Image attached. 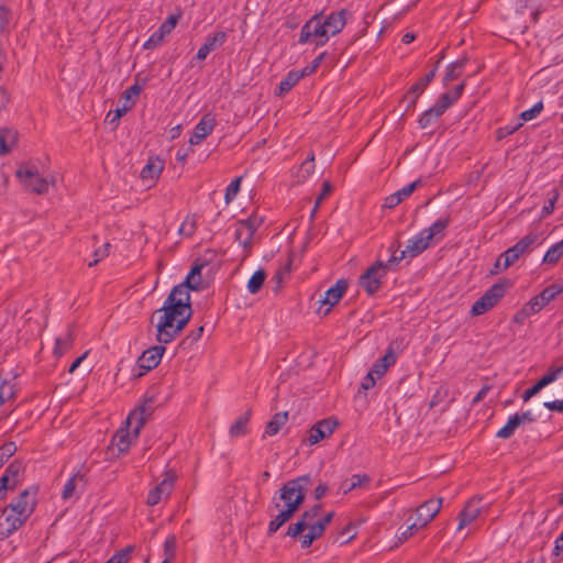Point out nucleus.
I'll use <instances>...</instances> for the list:
<instances>
[{
	"instance_id": "nucleus-2",
	"label": "nucleus",
	"mask_w": 563,
	"mask_h": 563,
	"mask_svg": "<svg viewBox=\"0 0 563 563\" xmlns=\"http://www.w3.org/2000/svg\"><path fill=\"white\" fill-rule=\"evenodd\" d=\"M346 9L333 11L328 15L317 13L312 15L301 27L299 43L305 44L314 41L316 46H323L331 36L339 34L346 24Z\"/></svg>"
},
{
	"instance_id": "nucleus-46",
	"label": "nucleus",
	"mask_w": 563,
	"mask_h": 563,
	"mask_svg": "<svg viewBox=\"0 0 563 563\" xmlns=\"http://www.w3.org/2000/svg\"><path fill=\"white\" fill-rule=\"evenodd\" d=\"M241 186V177L233 179L225 189L224 199L227 203H230L238 195Z\"/></svg>"
},
{
	"instance_id": "nucleus-41",
	"label": "nucleus",
	"mask_w": 563,
	"mask_h": 563,
	"mask_svg": "<svg viewBox=\"0 0 563 563\" xmlns=\"http://www.w3.org/2000/svg\"><path fill=\"white\" fill-rule=\"evenodd\" d=\"M177 541L175 536H168L164 542V560L162 563H172L175 558Z\"/></svg>"
},
{
	"instance_id": "nucleus-12",
	"label": "nucleus",
	"mask_w": 563,
	"mask_h": 563,
	"mask_svg": "<svg viewBox=\"0 0 563 563\" xmlns=\"http://www.w3.org/2000/svg\"><path fill=\"white\" fill-rule=\"evenodd\" d=\"M338 426L339 421L335 418H327L318 421L308 431V443L313 445L319 443L321 440L329 438Z\"/></svg>"
},
{
	"instance_id": "nucleus-14",
	"label": "nucleus",
	"mask_w": 563,
	"mask_h": 563,
	"mask_svg": "<svg viewBox=\"0 0 563 563\" xmlns=\"http://www.w3.org/2000/svg\"><path fill=\"white\" fill-rule=\"evenodd\" d=\"M300 507L299 498L289 503L288 506H284V508L280 509L279 512L268 522L267 534L273 536L276 533L283 525L294 517Z\"/></svg>"
},
{
	"instance_id": "nucleus-38",
	"label": "nucleus",
	"mask_w": 563,
	"mask_h": 563,
	"mask_svg": "<svg viewBox=\"0 0 563 563\" xmlns=\"http://www.w3.org/2000/svg\"><path fill=\"white\" fill-rule=\"evenodd\" d=\"M563 373V365L559 367L551 366L548 372L537 380L538 387L543 389L545 386L553 383Z\"/></svg>"
},
{
	"instance_id": "nucleus-7",
	"label": "nucleus",
	"mask_w": 563,
	"mask_h": 563,
	"mask_svg": "<svg viewBox=\"0 0 563 563\" xmlns=\"http://www.w3.org/2000/svg\"><path fill=\"white\" fill-rule=\"evenodd\" d=\"M541 234L538 232H529L521 238L514 246L506 250L501 257H504L503 269H507L514 265L522 255L530 253L534 245L540 243Z\"/></svg>"
},
{
	"instance_id": "nucleus-15",
	"label": "nucleus",
	"mask_w": 563,
	"mask_h": 563,
	"mask_svg": "<svg viewBox=\"0 0 563 563\" xmlns=\"http://www.w3.org/2000/svg\"><path fill=\"white\" fill-rule=\"evenodd\" d=\"M158 343V345L146 349L137 358V365L140 368L144 369V372L154 369L161 363L166 347L164 346L165 343Z\"/></svg>"
},
{
	"instance_id": "nucleus-47",
	"label": "nucleus",
	"mask_w": 563,
	"mask_h": 563,
	"mask_svg": "<svg viewBox=\"0 0 563 563\" xmlns=\"http://www.w3.org/2000/svg\"><path fill=\"white\" fill-rule=\"evenodd\" d=\"M180 18V14L178 15H175V14H172L169 15L162 24L161 26L158 27V31L163 34V35H168L174 29L175 26L177 25L178 23V20Z\"/></svg>"
},
{
	"instance_id": "nucleus-55",
	"label": "nucleus",
	"mask_w": 563,
	"mask_h": 563,
	"mask_svg": "<svg viewBox=\"0 0 563 563\" xmlns=\"http://www.w3.org/2000/svg\"><path fill=\"white\" fill-rule=\"evenodd\" d=\"M456 100L452 97L451 92H445L441 96L439 103L434 104L442 113L451 107Z\"/></svg>"
},
{
	"instance_id": "nucleus-3",
	"label": "nucleus",
	"mask_w": 563,
	"mask_h": 563,
	"mask_svg": "<svg viewBox=\"0 0 563 563\" xmlns=\"http://www.w3.org/2000/svg\"><path fill=\"white\" fill-rule=\"evenodd\" d=\"M310 484L311 477L309 474L299 476L294 479H289L279 488L278 495H275L273 497L272 503L274 508L279 509L282 507V501L284 503V506H288L289 503H292L295 499L298 498L300 505H302L306 499L307 487Z\"/></svg>"
},
{
	"instance_id": "nucleus-29",
	"label": "nucleus",
	"mask_w": 563,
	"mask_h": 563,
	"mask_svg": "<svg viewBox=\"0 0 563 563\" xmlns=\"http://www.w3.org/2000/svg\"><path fill=\"white\" fill-rule=\"evenodd\" d=\"M253 235L254 234L252 231H250V229H247L242 222H236L234 231L235 241H238L240 245L246 249L247 253L250 252L252 245Z\"/></svg>"
},
{
	"instance_id": "nucleus-16",
	"label": "nucleus",
	"mask_w": 563,
	"mask_h": 563,
	"mask_svg": "<svg viewBox=\"0 0 563 563\" xmlns=\"http://www.w3.org/2000/svg\"><path fill=\"white\" fill-rule=\"evenodd\" d=\"M216 126V120L210 114H206L201 118L198 124L195 126L194 133L189 139V143L191 145L199 144L202 140H205Z\"/></svg>"
},
{
	"instance_id": "nucleus-17",
	"label": "nucleus",
	"mask_w": 563,
	"mask_h": 563,
	"mask_svg": "<svg viewBox=\"0 0 563 563\" xmlns=\"http://www.w3.org/2000/svg\"><path fill=\"white\" fill-rule=\"evenodd\" d=\"M481 501H482V498L474 497L466 503L465 507L462 509V511L459 515V517H460V522L457 526L459 530L468 526L478 517V515L481 512V507H479Z\"/></svg>"
},
{
	"instance_id": "nucleus-50",
	"label": "nucleus",
	"mask_w": 563,
	"mask_h": 563,
	"mask_svg": "<svg viewBox=\"0 0 563 563\" xmlns=\"http://www.w3.org/2000/svg\"><path fill=\"white\" fill-rule=\"evenodd\" d=\"M563 291V286L559 285V284H552L548 287H545L541 294L543 295V297L547 299L548 302L552 301L553 299H555V297L561 294Z\"/></svg>"
},
{
	"instance_id": "nucleus-48",
	"label": "nucleus",
	"mask_w": 563,
	"mask_h": 563,
	"mask_svg": "<svg viewBox=\"0 0 563 563\" xmlns=\"http://www.w3.org/2000/svg\"><path fill=\"white\" fill-rule=\"evenodd\" d=\"M420 93L416 92L412 93L411 89L407 91V93L404 96L401 103H405V112L413 111L418 101Z\"/></svg>"
},
{
	"instance_id": "nucleus-54",
	"label": "nucleus",
	"mask_w": 563,
	"mask_h": 563,
	"mask_svg": "<svg viewBox=\"0 0 563 563\" xmlns=\"http://www.w3.org/2000/svg\"><path fill=\"white\" fill-rule=\"evenodd\" d=\"M165 35H163L158 30L155 31L150 38L144 43L143 47L145 49H152L162 44Z\"/></svg>"
},
{
	"instance_id": "nucleus-57",
	"label": "nucleus",
	"mask_w": 563,
	"mask_h": 563,
	"mask_svg": "<svg viewBox=\"0 0 563 563\" xmlns=\"http://www.w3.org/2000/svg\"><path fill=\"white\" fill-rule=\"evenodd\" d=\"M332 189H333V187L329 181H324L322 184V190L316 199L314 207L312 210V216L316 213L317 209L319 208V206L321 205L323 199L332 191Z\"/></svg>"
},
{
	"instance_id": "nucleus-30",
	"label": "nucleus",
	"mask_w": 563,
	"mask_h": 563,
	"mask_svg": "<svg viewBox=\"0 0 563 563\" xmlns=\"http://www.w3.org/2000/svg\"><path fill=\"white\" fill-rule=\"evenodd\" d=\"M252 410L247 409L240 416L234 423L231 424L229 433L231 437H240L247 433V423L250 421Z\"/></svg>"
},
{
	"instance_id": "nucleus-23",
	"label": "nucleus",
	"mask_w": 563,
	"mask_h": 563,
	"mask_svg": "<svg viewBox=\"0 0 563 563\" xmlns=\"http://www.w3.org/2000/svg\"><path fill=\"white\" fill-rule=\"evenodd\" d=\"M427 231H420L419 234L412 239L406 247V252L410 257H415L428 249L431 241L426 238Z\"/></svg>"
},
{
	"instance_id": "nucleus-51",
	"label": "nucleus",
	"mask_w": 563,
	"mask_h": 563,
	"mask_svg": "<svg viewBox=\"0 0 563 563\" xmlns=\"http://www.w3.org/2000/svg\"><path fill=\"white\" fill-rule=\"evenodd\" d=\"M321 507L322 506L320 504H318V505H314L311 508L305 510L301 514L300 519H302L308 525V527H310V525L313 522L314 518L319 515Z\"/></svg>"
},
{
	"instance_id": "nucleus-63",
	"label": "nucleus",
	"mask_w": 563,
	"mask_h": 563,
	"mask_svg": "<svg viewBox=\"0 0 563 563\" xmlns=\"http://www.w3.org/2000/svg\"><path fill=\"white\" fill-rule=\"evenodd\" d=\"M521 125H522V123H519V124L514 125V126L506 125V126L499 128L498 131H497V137L498 139L506 137L507 135H510L514 132H516Z\"/></svg>"
},
{
	"instance_id": "nucleus-24",
	"label": "nucleus",
	"mask_w": 563,
	"mask_h": 563,
	"mask_svg": "<svg viewBox=\"0 0 563 563\" xmlns=\"http://www.w3.org/2000/svg\"><path fill=\"white\" fill-rule=\"evenodd\" d=\"M468 62V58L466 56H463L462 58L457 59L454 63H451L446 71L443 76V84L448 85L449 82L460 78L463 74V70Z\"/></svg>"
},
{
	"instance_id": "nucleus-1",
	"label": "nucleus",
	"mask_w": 563,
	"mask_h": 563,
	"mask_svg": "<svg viewBox=\"0 0 563 563\" xmlns=\"http://www.w3.org/2000/svg\"><path fill=\"white\" fill-rule=\"evenodd\" d=\"M205 265L196 261L185 280L173 287L163 307L152 313L150 323L156 329L157 342L170 343L188 324L192 314L189 290L202 288Z\"/></svg>"
},
{
	"instance_id": "nucleus-64",
	"label": "nucleus",
	"mask_w": 563,
	"mask_h": 563,
	"mask_svg": "<svg viewBox=\"0 0 563 563\" xmlns=\"http://www.w3.org/2000/svg\"><path fill=\"white\" fill-rule=\"evenodd\" d=\"M141 92V87L137 85V84H134L132 86H130L126 90L123 91L122 93V98L125 99V101H130V99L133 97V96H139Z\"/></svg>"
},
{
	"instance_id": "nucleus-10",
	"label": "nucleus",
	"mask_w": 563,
	"mask_h": 563,
	"mask_svg": "<svg viewBox=\"0 0 563 563\" xmlns=\"http://www.w3.org/2000/svg\"><path fill=\"white\" fill-rule=\"evenodd\" d=\"M442 498L429 499L417 508V519L408 527V530L426 527L440 511Z\"/></svg>"
},
{
	"instance_id": "nucleus-26",
	"label": "nucleus",
	"mask_w": 563,
	"mask_h": 563,
	"mask_svg": "<svg viewBox=\"0 0 563 563\" xmlns=\"http://www.w3.org/2000/svg\"><path fill=\"white\" fill-rule=\"evenodd\" d=\"M128 424L125 423V428H120L112 439V444H114L120 452H126L131 446V437L134 438L133 432L129 431Z\"/></svg>"
},
{
	"instance_id": "nucleus-18",
	"label": "nucleus",
	"mask_w": 563,
	"mask_h": 563,
	"mask_svg": "<svg viewBox=\"0 0 563 563\" xmlns=\"http://www.w3.org/2000/svg\"><path fill=\"white\" fill-rule=\"evenodd\" d=\"M228 38V35L223 31L216 32L212 36H208L206 42L200 46L197 52V59L205 60L207 56L220 47Z\"/></svg>"
},
{
	"instance_id": "nucleus-31",
	"label": "nucleus",
	"mask_w": 563,
	"mask_h": 563,
	"mask_svg": "<svg viewBox=\"0 0 563 563\" xmlns=\"http://www.w3.org/2000/svg\"><path fill=\"white\" fill-rule=\"evenodd\" d=\"M371 482V478L366 474H354L351 476L350 479L344 481L340 489L343 492V494H347L349 492L363 486L364 484H368Z\"/></svg>"
},
{
	"instance_id": "nucleus-4",
	"label": "nucleus",
	"mask_w": 563,
	"mask_h": 563,
	"mask_svg": "<svg viewBox=\"0 0 563 563\" xmlns=\"http://www.w3.org/2000/svg\"><path fill=\"white\" fill-rule=\"evenodd\" d=\"M510 286L511 282L509 279H503L494 284L473 303L471 313L473 316H481L494 308Z\"/></svg>"
},
{
	"instance_id": "nucleus-58",
	"label": "nucleus",
	"mask_w": 563,
	"mask_h": 563,
	"mask_svg": "<svg viewBox=\"0 0 563 563\" xmlns=\"http://www.w3.org/2000/svg\"><path fill=\"white\" fill-rule=\"evenodd\" d=\"M325 52L319 54L311 63V65L305 67L300 74H303V77L305 76H309L311 75L312 73L316 71V69L320 66L321 62L323 60L324 56H325Z\"/></svg>"
},
{
	"instance_id": "nucleus-32",
	"label": "nucleus",
	"mask_w": 563,
	"mask_h": 563,
	"mask_svg": "<svg viewBox=\"0 0 563 563\" xmlns=\"http://www.w3.org/2000/svg\"><path fill=\"white\" fill-rule=\"evenodd\" d=\"M303 78V74H300V71L291 70L289 71L286 77L279 82L278 86V95L283 96L284 93L291 90V88L298 84V81Z\"/></svg>"
},
{
	"instance_id": "nucleus-13",
	"label": "nucleus",
	"mask_w": 563,
	"mask_h": 563,
	"mask_svg": "<svg viewBox=\"0 0 563 563\" xmlns=\"http://www.w3.org/2000/svg\"><path fill=\"white\" fill-rule=\"evenodd\" d=\"M176 475L167 472L164 479L148 492L146 504L148 506L157 505L163 497L169 496L175 484Z\"/></svg>"
},
{
	"instance_id": "nucleus-8",
	"label": "nucleus",
	"mask_w": 563,
	"mask_h": 563,
	"mask_svg": "<svg viewBox=\"0 0 563 563\" xmlns=\"http://www.w3.org/2000/svg\"><path fill=\"white\" fill-rule=\"evenodd\" d=\"M387 264L383 261L375 262L360 276V285L367 295H375L382 287V278L386 275Z\"/></svg>"
},
{
	"instance_id": "nucleus-60",
	"label": "nucleus",
	"mask_w": 563,
	"mask_h": 563,
	"mask_svg": "<svg viewBox=\"0 0 563 563\" xmlns=\"http://www.w3.org/2000/svg\"><path fill=\"white\" fill-rule=\"evenodd\" d=\"M110 243H104L103 246L101 249H98L95 251V256L96 258L92 261V262H89L88 263V266L89 267H92L95 265H97V263L99 261H101L102 258H104L106 256L109 255V249H110Z\"/></svg>"
},
{
	"instance_id": "nucleus-45",
	"label": "nucleus",
	"mask_w": 563,
	"mask_h": 563,
	"mask_svg": "<svg viewBox=\"0 0 563 563\" xmlns=\"http://www.w3.org/2000/svg\"><path fill=\"white\" fill-rule=\"evenodd\" d=\"M239 221L242 222L254 234L256 230L264 223V217L258 216L257 213H252L247 219Z\"/></svg>"
},
{
	"instance_id": "nucleus-35",
	"label": "nucleus",
	"mask_w": 563,
	"mask_h": 563,
	"mask_svg": "<svg viewBox=\"0 0 563 563\" xmlns=\"http://www.w3.org/2000/svg\"><path fill=\"white\" fill-rule=\"evenodd\" d=\"M519 426L520 419L518 413H516L508 419L507 423L498 430L496 435L500 439H509Z\"/></svg>"
},
{
	"instance_id": "nucleus-20",
	"label": "nucleus",
	"mask_w": 563,
	"mask_h": 563,
	"mask_svg": "<svg viewBox=\"0 0 563 563\" xmlns=\"http://www.w3.org/2000/svg\"><path fill=\"white\" fill-rule=\"evenodd\" d=\"M9 506L14 507V510L18 511L22 519H27L34 510L35 500H30V493L25 489Z\"/></svg>"
},
{
	"instance_id": "nucleus-52",
	"label": "nucleus",
	"mask_w": 563,
	"mask_h": 563,
	"mask_svg": "<svg viewBox=\"0 0 563 563\" xmlns=\"http://www.w3.org/2000/svg\"><path fill=\"white\" fill-rule=\"evenodd\" d=\"M421 179H417L404 188L397 190L395 194L398 196V198H400V201H402L404 199L408 198L417 189L418 186H421Z\"/></svg>"
},
{
	"instance_id": "nucleus-36",
	"label": "nucleus",
	"mask_w": 563,
	"mask_h": 563,
	"mask_svg": "<svg viewBox=\"0 0 563 563\" xmlns=\"http://www.w3.org/2000/svg\"><path fill=\"white\" fill-rule=\"evenodd\" d=\"M563 256V239L552 245L543 256V263L545 264H556L559 260Z\"/></svg>"
},
{
	"instance_id": "nucleus-62",
	"label": "nucleus",
	"mask_w": 563,
	"mask_h": 563,
	"mask_svg": "<svg viewBox=\"0 0 563 563\" xmlns=\"http://www.w3.org/2000/svg\"><path fill=\"white\" fill-rule=\"evenodd\" d=\"M530 316H532L531 312L527 310V307L523 305L522 308L515 313L512 321L518 324H523Z\"/></svg>"
},
{
	"instance_id": "nucleus-56",
	"label": "nucleus",
	"mask_w": 563,
	"mask_h": 563,
	"mask_svg": "<svg viewBox=\"0 0 563 563\" xmlns=\"http://www.w3.org/2000/svg\"><path fill=\"white\" fill-rule=\"evenodd\" d=\"M559 191L556 189L552 190V196L549 198V200L545 202V205L542 208V217H547L551 214L554 210V206L556 200L559 199Z\"/></svg>"
},
{
	"instance_id": "nucleus-34",
	"label": "nucleus",
	"mask_w": 563,
	"mask_h": 563,
	"mask_svg": "<svg viewBox=\"0 0 563 563\" xmlns=\"http://www.w3.org/2000/svg\"><path fill=\"white\" fill-rule=\"evenodd\" d=\"M443 113L438 110L435 106L426 110L421 117L419 118V126L421 129H427L432 125Z\"/></svg>"
},
{
	"instance_id": "nucleus-53",
	"label": "nucleus",
	"mask_w": 563,
	"mask_h": 563,
	"mask_svg": "<svg viewBox=\"0 0 563 563\" xmlns=\"http://www.w3.org/2000/svg\"><path fill=\"white\" fill-rule=\"evenodd\" d=\"M307 528H309L308 525L302 519H299L297 522L288 527L286 536L290 538H296L300 533H302Z\"/></svg>"
},
{
	"instance_id": "nucleus-59",
	"label": "nucleus",
	"mask_w": 563,
	"mask_h": 563,
	"mask_svg": "<svg viewBox=\"0 0 563 563\" xmlns=\"http://www.w3.org/2000/svg\"><path fill=\"white\" fill-rule=\"evenodd\" d=\"M134 106V101H132L130 104H124L122 108H118L113 114V117L111 118V112H109L107 114V120L110 122V123H114L117 121H119V119L121 117H123L128 110H130L132 107Z\"/></svg>"
},
{
	"instance_id": "nucleus-6",
	"label": "nucleus",
	"mask_w": 563,
	"mask_h": 563,
	"mask_svg": "<svg viewBox=\"0 0 563 563\" xmlns=\"http://www.w3.org/2000/svg\"><path fill=\"white\" fill-rule=\"evenodd\" d=\"M156 401V395L150 390L143 396L142 402L129 413L125 423L128 427H132V432L136 439L143 428L147 418L154 412V402Z\"/></svg>"
},
{
	"instance_id": "nucleus-49",
	"label": "nucleus",
	"mask_w": 563,
	"mask_h": 563,
	"mask_svg": "<svg viewBox=\"0 0 563 563\" xmlns=\"http://www.w3.org/2000/svg\"><path fill=\"white\" fill-rule=\"evenodd\" d=\"M542 110H543V102L539 101L532 108H530L526 111H522L520 114V118L522 121H530V120L537 118Z\"/></svg>"
},
{
	"instance_id": "nucleus-27",
	"label": "nucleus",
	"mask_w": 563,
	"mask_h": 563,
	"mask_svg": "<svg viewBox=\"0 0 563 563\" xmlns=\"http://www.w3.org/2000/svg\"><path fill=\"white\" fill-rule=\"evenodd\" d=\"M287 420H288L287 411H282V412L275 413L273 416V418L267 422L263 438L265 435L273 437V435L277 434L280 431L282 427L285 426Z\"/></svg>"
},
{
	"instance_id": "nucleus-37",
	"label": "nucleus",
	"mask_w": 563,
	"mask_h": 563,
	"mask_svg": "<svg viewBox=\"0 0 563 563\" xmlns=\"http://www.w3.org/2000/svg\"><path fill=\"white\" fill-rule=\"evenodd\" d=\"M438 65H439V62L437 63V65L434 66L433 69H431L428 74H426L422 78H420L417 82H415L410 87L412 93L418 92L421 95L423 92L426 87L433 80V78L437 74V70H438Z\"/></svg>"
},
{
	"instance_id": "nucleus-22",
	"label": "nucleus",
	"mask_w": 563,
	"mask_h": 563,
	"mask_svg": "<svg viewBox=\"0 0 563 563\" xmlns=\"http://www.w3.org/2000/svg\"><path fill=\"white\" fill-rule=\"evenodd\" d=\"M163 168L164 162L159 157L150 158L141 172V177L154 181L158 179Z\"/></svg>"
},
{
	"instance_id": "nucleus-25",
	"label": "nucleus",
	"mask_w": 563,
	"mask_h": 563,
	"mask_svg": "<svg viewBox=\"0 0 563 563\" xmlns=\"http://www.w3.org/2000/svg\"><path fill=\"white\" fill-rule=\"evenodd\" d=\"M451 217L450 214H446L445 217L440 218L432 225H430L427 229H423L422 231H427L426 238H428L430 241H432L434 238L441 239L444 236V231L449 227Z\"/></svg>"
},
{
	"instance_id": "nucleus-21",
	"label": "nucleus",
	"mask_w": 563,
	"mask_h": 563,
	"mask_svg": "<svg viewBox=\"0 0 563 563\" xmlns=\"http://www.w3.org/2000/svg\"><path fill=\"white\" fill-rule=\"evenodd\" d=\"M18 131L0 128V155L9 154L18 144Z\"/></svg>"
},
{
	"instance_id": "nucleus-11",
	"label": "nucleus",
	"mask_w": 563,
	"mask_h": 563,
	"mask_svg": "<svg viewBox=\"0 0 563 563\" xmlns=\"http://www.w3.org/2000/svg\"><path fill=\"white\" fill-rule=\"evenodd\" d=\"M26 519L14 510V507L7 506L0 516V539H5L15 532Z\"/></svg>"
},
{
	"instance_id": "nucleus-9",
	"label": "nucleus",
	"mask_w": 563,
	"mask_h": 563,
	"mask_svg": "<svg viewBox=\"0 0 563 563\" xmlns=\"http://www.w3.org/2000/svg\"><path fill=\"white\" fill-rule=\"evenodd\" d=\"M404 349V341L402 339H395L393 340L383 357L378 358L369 369V373L374 375L376 378L382 377L388 367L394 365L396 363V352H399Z\"/></svg>"
},
{
	"instance_id": "nucleus-61",
	"label": "nucleus",
	"mask_w": 563,
	"mask_h": 563,
	"mask_svg": "<svg viewBox=\"0 0 563 563\" xmlns=\"http://www.w3.org/2000/svg\"><path fill=\"white\" fill-rule=\"evenodd\" d=\"M15 393V384H13L10 379L3 378V398L5 400H10L14 398Z\"/></svg>"
},
{
	"instance_id": "nucleus-5",
	"label": "nucleus",
	"mask_w": 563,
	"mask_h": 563,
	"mask_svg": "<svg viewBox=\"0 0 563 563\" xmlns=\"http://www.w3.org/2000/svg\"><path fill=\"white\" fill-rule=\"evenodd\" d=\"M16 178L21 181L23 187L36 195H44L48 191L49 185H54V181H49L46 178L40 176L37 168L22 164L15 172Z\"/></svg>"
},
{
	"instance_id": "nucleus-42",
	"label": "nucleus",
	"mask_w": 563,
	"mask_h": 563,
	"mask_svg": "<svg viewBox=\"0 0 563 563\" xmlns=\"http://www.w3.org/2000/svg\"><path fill=\"white\" fill-rule=\"evenodd\" d=\"M334 516L333 511L328 512L324 517L317 522H312L309 527L319 538L323 534L327 526L332 521Z\"/></svg>"
},
{
	"instance_id": "nucleus-19",
	"label": "nucleus",
	"mask_w": 563,
	"mask_h": 563,
	"mask_svg": "<svg viewBox=\"0 0 563 563\" xmlns=\"http://www.w3.org/2000/svg\"><path fill=\"white\" fill-rule=\"evenodd\" d=\"M347 289V282L345 279H339L334 286L330 287L325 292L324 297L321 300L323 305H329V308L325 310V313L330 311V308L336 305L344 292Z\"/></svg>"
},
{
	"instance_id": "nucleus-40",
	"label": "nucleus",
	"mask_w": 563,
	"mask_h": 563,
	"mask_svg": "<svg viewBox=\"0 0 563 563\" xmlns=\"http://www.w3.org/2000/svg\"><path fill=\"white\" fill-rule=\"evenodd\" d=\"M23 463L21 461L15 460L7 466L3 474L8 475V477L11 479L12 486H16V484L19 483V476L23 472Z\"/></svg>"
},
{
	"instance_id": "nucleus-33",
	"label": "nucleus",
	"mask_w": 563,
	"mask_h": 563,
	"mask_svg": "<svg viewBox=\"0 0 563 563\" xmlns=\"http://www.w3.org/2000/svg\"><path fill=\"white\" fill-rule=\"evenodd\" d=\"M266 279V272L263 268L257 269L249 279L247 290L251 294H257Z\"/></svg>"
},
{
	"instance_id": "nucleus-39",
	"label": "nucleus",
	"mask_w": 563,
	"mask_h": 563,
	"mask_svg": "<svg viewBox=\"0 0 563 563\" xmlns=\"http://www.w3.org/2000/svg\"><path fill=\"white\" fill-rule=\"evenodd\" d=\"M78 482H82L84 484H86L85 476L79 473H76L66 482L62 493V497L64 499L73 497Z\"/></svg>"
},
{
	"instance_id": "nucleus-43",
	"label": "nucleus",
	"mask_w": 563,
	"mask_h": 563,
	"mask_svg": "<svg viewBox=\"0 0 563 563\" xmlns=\"http://www.w3.org/2000/svg\"><path fill=\"white\" fill-rule=\"evenodd\" d=\"M133 552V547L128 545L126 548L115 552L106 563H128Z\"/></svg>"
},
{
	"instance_id": "nucleus-44",
	"label": "nucleus",
	"mask_w": 563,
	"mask_h": 563,
	"mask_svg": "<svg viewBox=\"0 0 563 563\" xmlns=\"http://www.w3.org/2000/svg\"><path fill=\"white\" fill-rule=\"evenodd\" d=\"M203 331V325H200L197 329L190 331L180 342V346H183L184 349L191 346L202 336Z\"/></svg>"
},
{
	"instance_id": "nucleus-28",
	"label": "nucleus",
	"mask_w": 563,
	"mask_h": 563,
	"mask_svg": "<svg viewBox=\"0 0 563 563\" xmlns=\"http://www.w3.org/2000/svg\"><path fill=\"white\" fill-rule=\"evenodd\" d=\"M74 343V327L69 325L67 332L64 336L56 338L54 354L56 356H62L66 351H68Z\"/></svg>"
}]
</instances>
